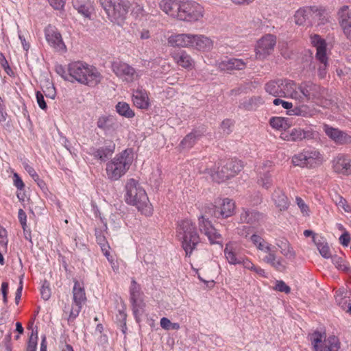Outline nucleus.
Returning a JSON list of instances; mask_svg holds the SVG:
<instances>
[{
	"label": "nucleus",
	"instance_id": "nucleus-28",
	"mask_svg": "<svg viewBox=\"0 0 351 351\" xmlns=\"http://www.w3.org/2000/svg\"><path fill=\"white\" fill-rule=\"evenodd\" d=\"M216 212L222 218H228L234 213L235 204L229 198L219 199L215 202Z\"/></svg>",
	"mask_w": 351,
	"mask_h": 351
},
{
	"label": "nucleus",
	"instance_id": "nucleus-34",
	"mask_svg": "<svg viewBox=\"0 0 351 351\" xmlns=\"http://www.w3.org/2000/svg\"><path fill=\"white\" fill-rule=\"evenodd\" d=\"M130 298L133 306V311L136 317L142 310V302L140 300V286L134 280H132L130 287Z\"/></svg>",
	"mask_w": 351,
	"mask_h": 351
},
{
	"label": "nucleus",
	"instance_id": "nucleus-21",
	"mask_svg": "<svg viewBox=\"0 0 351 351\" xmlns=\"http://www.w3.org/2000/svg\"><path fill=\"white\" fill-rule=\"evenodd\" d=\"M243 165L241 161L237 160H230L226 162V169H229L230 172H224V169L222 171V173L215 172L212 173V178L217 182H222L232 177H234L236 174L241 171Z\"/></svg>",
	"mask_w": 351,
	"mask_h": 351
},
{
	"label": "nucleus",
	"instance_id": "nucleus-29",
	"mask_svg": "<svg viewBox=\"0 0 351 351\" xmlns=\"http://www.w3.org/2000/svg\"><path fill=\"white\" fill-rule=\"evenodd\" d=\"M323 129L326 134L337 144H344L351 141V136L337 128L325 124Z\"/></svg>",
	"mask_w": 351,
	"mask_h": 351
},
{
	"label": "nucleus",
	"instance_id": "nucleus-60",
	"mask_svg": "<svg viewBox=\"0 0 351 351\" xmlns=\"http://www.w3.org/2000/svg\"><path fill=\"white\" fill-rule=\"evenodd\" d=\"M0 243L5 246L8 244L7 231L1 226H0Z\"/></svg>",
	"mask_w": 351,
	"mask_h": 351
},
{
	"label": "nucleus",
	"instance_id": "nucleus-26",
	"mask_svg": "<svg viewBox=\"0 0 351 351\" xmlns=\"http://www.w3.org/2000/svg\"><path fill=\"white\" fill-rule=\"evenodd\" d=\"M333 170L339 174H351V159L343 154H339L332 161Z\"/></svg>",
	"mask_w": 351,
	"mask_h": 351
},
{
	"label": "nucleus",
	"instance_id": "nucleus-45",
	"mask_svg": "<svg viewBox=\"0 0 351 351\" xmlns=\"http://www.w3.org/2000/svg\"><path fill=\"white\" fill-rule=\"evenodd\" d=\"M96 238H97V241L98 244L100 245L101 249L104 256L107 258L108 261L112 265L113 259L110 256V252H109L110 246L107 243L105 237L104 235H102L101 233H96Z\"/></svg>",
	"mask_w": 351,
	"mask_h": 351
},
{
	"label": "nucleus",
	"instance_id": "nucleus-4",
	"mask_svg": "<svg viewBox=\"0 0 351 351\" xmlns=\"http://www.w3.org/2000/svg\"><path fill=\"white\" fill-rule=\"evenodd\" d=\"M68 72L73 80L90 87L96 86L103 78L95 66L80 61L69 64Z\"/></svg>",
	"mask_w": 351,
	"mask_h": 351
},
{
	"label": "nucleus",
	"instance_id": "nucleus-13",
	"mask_svg": "<svg viewBox=\"0 0 351 351\" xmlns=\"http://www.w3.org/2000/svg\"><path fill=\"white\" fill-rule=\"evenodd\" d=\"M86 301L83 284L75 280L73 288V303L67 318L69 322L73 321L78 315L83 304Z\"/></svg>",
	"mask_w": 351,
	"mask_h": 351
},
{
	"label": "nucleus",
	"instance_id": "nucleus-12",
	"mask_svg": "<svg viewBox=\"0 0 351 351\" xmlns=\"http://www.w3.org/2000/svg\"><path fill=\"white\" fill-rule=\"evenodd\" d=\"M112 70L117 77L125 83H132L142 75L141 71L136 70L129 64L122 61L113 62Z\"/></svg>",
	"mask_w": 351,
	"mask_h": 351
},
{
	"label": "nucleus",
	"instance_id": "nucleus-16",
	"mask_svg": "<svg viewBox=\"0 0 351 351\" xmlns=\"http://www.w3.org/2000/svg\"><path fill=\"white\" fill-rule=\"evenodd\" d=\"M45 38L51 48L55 51L64 53L67 47L60 31L55 26L49 25L44 29Z\"/></svg>",
	"mask_w": 351,
	"mask_h": 351
},
{
	"label": "nucleus",
	"instance_id": "nucleus-62",
	"mask_svg": "<svg viewBox=\"0 0 351 351\" xmlns=\"http://www.w3.org/2000/svg\"><path fill=\"white\" fill-rule=\"evenodd\" d=\"M232 125V122L230 119L224 120L221 123V128L224 132L228 134L230 132V128Z\"/></svg>",
	"mask_w": 351,
	"mask_h": 351
},
{
	"label": "nucleus",
	"instance_id": "nucleus-24",
	"mask_svg": "<svg viewBox=\"0 0 351 351\" xmlns=\"http://www.w3.org/2000/svg\"><path fill=\"white\" fill-rule=\"evenodd\" d=\"M192 34L173 33L167 37V44L169 46L175 48L191 49Z\"/></svg>",
	"mask_w": 351,
	"mask_h": 351
},
{
	"label": "nucleus",
	"instance_id": "nucleus-8",
	"mask_svg": "<svg viewBox=\"0 0 351 351\" xmlns=\"http://www.w3.org/2000/svg\"><path fill=\"white\" fill-rule=\"evenodd\" d=\"M108 18L113 23L123 26L130 3L127 0H99Z\"/></svg>",
	"mask_w": 351,
	"mask_h": 351
},
{
	"label": "nucleus",
	"instance_id": "nucleus-48",
	"mask_svg": "<svg viewBox=\"0 0 351 351\" xmlns=\"http://www.w3.org/2000/svg\"><path fill=\"white\" fill-rule=\"evenodd\" d=\"M332 262L335 266L339 270L346 271L349 269L345 260L339 256H333L331 257Z\"/></svg>",
	"mask_w": 351,
	"mask_h": 351
},
{
	"label": "nucleus",
	"instance_id": "nucleus-57",
	"mask_svg": "<svg viewBox=\"0 0 351 351\" xmlns=\"http://www.w3.org/2000/svg\"><path fill=\"white\" fill-rule=\"evenodd\" d=\"M55 10H62L64 7L65 0H47Z\"/></svg>",
	"mask_w": 351,
	"mask_h": 351
},
{
	"label": "nucleus",
	"instance_id": "nucleus-44",
	"mask_svg": "<svg viewBox=\"0 0 351 351\" xmlns=\"http://www.w3.org/2000/svg\"><path fill=\"white\" fill-rule=\"evenodd\" d=\"M314 243L317 246V248L322 257L324 258H329L332 257L329 246L323 237H319L318 240H315L314 239Z\"/></svg>",
	"mask_w": 351,
	"mask_h": 351
},
{
	"label": "nucleus",
	"instance_id": "nucleus-20",
	"mask_svg": "<svg viewBox=\"0 0 351 351\" xmlns=\"http://www.w3.org/2000/svg\"><path fill=\"white\" fill-rule=\"evenodd\" d=\"M273 162L263 160L256 167L257 183L259 186L268 189L272 185V178L270 174L273 168Z\"/></svg>",
	"mask_w": 351,
	"mask_h": 351
},
{
	"label": "nucleus",
	"instance_id": "nucleus-54",
	"mask_svg": "<svg viewBox=\"0 0 351 351\" xmlns=\"http://www.w3.org/2000/svg\"><path fill=\"white\" fill-rule=\"evenodd\" d=\"M338 202H337V205L339 208H342L344 211L349 213L351 211L350 206L348 204L347 201L343 198L342 197H338Z\"/></svg>",
	"mask_w": 351,
	"mask_h": 351
},
{
	"label": "nucleus",
	"instance_id": "nucleus-33",
	"mask_svg": "<svg viewBox=\"0 0 351 351\" xmlns=\"http://www.w3.org/2000/svg\"><path fill=\"white\" fill-rule=\"evenodd\" d=\"M264 219L265 216L255 210H243L240 215V220L242 223L252 226H259Z\"/></svg>",
	"mask_w": 351,
	"mask_h": 351
},
{
	"label": "nucleus",
	"instance_id": "nucleus-37",
	"mask_svg": "<svg viewBox=\"0 0 351 351\" xmlns=\"http://www.w3.org/2000/svg\"><path fill=\"white\" fill-rule=\"evenodd\" d=\"M272 200L276 206L280 210H285L289 207L288 198L282 190L279 188L274 190L272 194Z\"/></svg>",
	"mask_w": 351,
	"mask_h": 351
},
{
	"label": "nucleus",
	"instance_id": "nucleus-11",
	"mask_svg": "<svg viewBox=\"0 0 351 351\" xmlns=\"http://www.w3.org/2000/svg\"><path fill=\"white\" fill-rule=\"evenodd\" d=\"M311 42L313 46L316 48L315 58L320 64L318 67V75L320 78H324L326 77L329 65L326 51V43L324 39L317 34L311 36Z\"/></svg>",
	"mask_w": 351,
	"mask_h": 351
},
{
	"label": "nucleus",
	"instance_id": "nucleus-36",
	"mask_svg": "<svg viewBox=\"0 0 351 351\" xmlns=\"http://www.w3.org/2000/svg\"><path fill=\"white\" fill-rule=\"evenodd\" d=\"M276 247L280 249L281 254L287 259L293 260L296 253L289 241L286 239L276 240Z\"/></svg>",
	"mask_w": 351,
	"mask_h": 351
},
{
	"label": "nucleus",
	"instance_id": "nucleus-1",
	"mask_svg": "<svg viewBox=\"0 0 351 351\" xmlns=\"http://www.w3.org/2000/svg\"><path fill=\"white\" fill-rule=\"evenodd\" d=\"M158 5L169 17L185 23L199 22L205 15L204 6L194 0H160Z\"/></svg>",
	"mask_w": 351,
	"mask_h": 351
},
{
	"label": "nucleus",
	"instance_id": "nucleus-30",
	"mask_svg": "<svg viewBox=\"0 0 351 351\" xmlns=\"http://www.w3.org/2000/svg\"><path fill=\"white\" fill-rule=\"evenodd\" d=\"M171 56L173 62L178 66L189 71L194 69L195 62L186 51L174 52Z\"/></svg>",
	"mask_w": 351,
	"mask_h": 351
},
{
	"label": "nucleus",
	"instance_id": "nucleus-49",
	"mask_svg": "<svg viewBox=\"0 0 351 351\" xmlns=\"http://www.w3.org/2000/svg\"><path fill=\"white\" fill-rule=\"evenodd\" d=\"M295 202L300 210L301 214L304 217H308L311 214V210L308 206L305 203V202L300 197H295Z\"/></svg>",
	"mask_w": 351,
	"mask_h": 351
},
{
	"label": "nucleus",
	"instance_id": "nucleus-38",
	"mask_svg": "<svg viewBox=\"0 0 351 351\" xmlns=\"http://www.w3.org/2000/svg\"><path fill=\"white\" fill-rule=\"evenodd\" d=\"M271 127L276 130L285 131L291 128L292 123L287 117H274L270 119Z\"/></svg>",
	"mask_w": 351,
	"mask_h": 351
},
{
	"label": "nucleus",
	"instance_id": "nucleus-58",
	"mask_svg": "<svg viewBox=\"0 0 351 351\" xmlns=\"http://www.w3.org/2000/svg\"><path fill=\"white\" fill-rule=\"evenodd\" d=\"M252 232V228L250 226H243L241 228L238 229V233L245 238L248 237Z\"/></svg>",
	"mask_w": 351,
	"mask_h": 351
},
{
	"label": "nucleus",
	"instance_id": "nucleus-14",
	"mask_svg": "<svg viewBox=\"0 0 351 351\" xmlns=\"http://www.w3.org/2000/svg\"><path fill=\"white\" fill-rule=\"evenodd\" d=\"M309 16L320 21L319 23L324 24L327 21L326 10L322 7L315 6L302 8L298 10L294 15L295 23L302 25L304 24Z\"/></svg>",
	"mask_w": 351,
	"mask_h": 351
},
{
	"label": "nucleus",
	"instance_id": "nucleus-43",
	"mask_svg": "<svg viewBox=\"0 0 351 351\" xmlns=\"http://www.w3.org/2000/svg\"><path fill=\"white\" fill-rule=\"evenodd\" d=\"M116 112L121 116L128 119L133 118L135 116L134 111L130 105L125 101H119L115 106Z\"/></svg>",
	"mask_w": 351,
	"mask_h": 351
},
{
	"label": "nucleus",
	"instance_id": "nucleus-10",
	"mask_svg": "<svg viewBox=\"0 0 351 351\" xmlns=\"http://www.w3.org/2000/svg\"><path fill=\"white\" fill-rule=\"evenodd\" d=\"M313 351H339L340 342L339 339L330 335L328 337L325 332L315 331L309 335Z\"/></svg>",
	"mask_w": 351,
	"mask_h": 351
},
{
	"label": "nucleus",
	"instance_id": "nucleus-41",
	"mask_svg": "<svg viewBox=\"0 0 351 351\" xmlns=\"http://www.w3.org/2000/svg\"><path fill=\"white\" fill-rule=\"evenodd\" d=\"M131 15L136 21L134 23L143 22V20H147L149 14L145 10L143 5L135 4L132 6L131 10Z\"/></svg>",
	"mask_w": 351,
	"mask_h": 351
},
{
	"label": "nucleus",
	"instance_id": "nucleus-35",
	"mask_svg": "<svg viewBox=\"0 0 351 351\" xmlns=\"http://www.w3.org/2000/svg\"><path fill=\"white\" fill-rule=\"evenodd\" d=\"M218 68L221 71H232L243 69L246 63L241 59L226 58L217 63Z\"/></svg>",
	"mask_w": 351,
	"mask_h": 351
},
{
	"label": "nucleus",
	"instance_id": "nucleus-63",
	"mask_svg": "<svg viewBox=\"0 0 351 351\" xmlns=\"http://www.w3.org/2000/svg\"><path fill=\"white\" fill-rule=\"evenodd\" d=\"M41 296L45 300H47L51 296V290L49 287L43 286L40 291Z\"/></svg>",
	"mask_w": 351,
	"mask_h": 351
},
{
	"label": "nucleus",
	"instance_id": "nucleus-31",
	"mask_svg": "<svg viewBox=\"0 0 351 351\" xmlns=\"http://www.w3.org/2000/svg\"><path fill=\"white\" fill-rule=\"evenodd\" d=\"M224 256L230 265H236L239 263L241 256L239 252L236 243L229 241L223 250Z\"/></svg>",
	"mask_w": 351,
	"mask_h": 351
},
{
	"label": "nucleus",
	"instance_id": "nucleus-2",
	"mask_svg": "<svg viewBox=\"0 0 351 351\" xmlns=\"http://www.w3.org/2000/svg\"><path fill=\"white\" fill-rule=\"evenodd\" d=\"M125 201L132 206L137 208L141 214L145 216H151L153 214V206L149 202L145 190L139 184L138 181L130 178L125 185Z\"/></svg>",
	"mask_w": 351,
	"mask_h": 351
},
{
	"label": "nucleus",
	"instance_id": "nucleus-3",
	"mask_svg": "<svg viewBox=\"0 0 351 351\" xmlns=\"http://www.w3.org/2000/svg\"><path fill=\"white\" fill-rule=\"evenodd\" d=\"M324 88L313 82L304 81L298 84L292 80L290 99L298 104H319L324 97Z\"/></svg>",
	"mask_w": 351,
	"mask_h": 351
},
{
	"label": "nucleus",
	"instance_id": "nucleus-6",
	"mask_svg": "<svg viewBox=\"0 0 351 351\" xmlns=\"http://www.w3.org/2000/svg\"><path fill=\"white\" fill-rule=\"evenodd\" d=\"M250 240L258 251L264 254L261 258L262 262L270 265L278 271L285 270V262L282 257L278 255L276 246L256 233L250 237Z\"/></svg>",
	"mask_w": 351,
	"mask_h": 351
},
{
	"label": "nucleus",
	"instance_id": "nucleus-50",
	"mask_svg": "<svg viewBox=\"0 0 351 351\" xmlns=\"http://www.w3.org/2000/svg\"><path fill=\"white\" fill-rule=\"evenodd\" d=\"M38 341V331L32 330L31 335L29 338L27 351H36Z\"/></svg>",
	"mask_w": 351,
	"mask_h": 351
},
{
	"label": "nucleus",
	"instance_id": "nucleus-18",
	"mask_svg": "<svg viewBox=\"0 0 351 351\" xmlns=\"http://www.w3.org/2000/svg\"><path fill=\"white\" fill-rule=\"evenodd\" d=\"M97 126L104 132L106 136L114 138L117 136L121 124L114 115L103 114L99 117Z\"/></svg>",
	"mask_w": 351,
	"mask_h": 351
},
{
	"label": "nucleus",
	"instance_id": "nucleus-27",
	"mask_svg": "<svg viewBox=\"0 0 351 351\" xmlns=\"http://www.w3.org/2000/svg\"><path fill=\"white\" fill-rule=\"evenodd\" d=\"M319 113V110L313 106L300 104V105L293 106V110L287 111L288 116L302 117L304 118H312Z\"/></svg>",
	"mask_w": 351,
	"mask_h": 351
},
{
	"label": "nucleus",
	"instance_id": "nucleus-53",
	"mask_svg": "<svg viewBox=\"0 0 351 351\" xmlns=\"http://www.w3.org/2000/svg\"><path fill=\"white\" fill-rule=\"evenodd\" d=\"M13 184L18 190H23L25 187L22 179L17 173H14L13 174Z\"/></svg>",
	"mask_w": 351,
	"mask_h": 351
},
{
	"label": "nucleus",
	"instance_id": "nucleus-40",
	"mask_svg": "<svg viewBox=\"0 0 351 351\" xmlns=\"http://www.w3.org/2000/svg\"><path fill=\"white\" fill-rule=\"evenodd\" d=\"M202 134L200 132L194 130L187 134L180 143L182 149L191 148L196 141L200 138Z\"/></svg>",
	"mask_w": 351,
	"mask_h": 351
},
{
	"label": "nucleus",
	"instance_id": "nucleus-32",
	"mask_svg": "<svg viewBox=\"0 0 351 351\" xmlns=\"http://www.w3.org/2000/svg\"><path fill=\"white\" fill-rule=\"evenodd\" d=\"M132 99L134 105L139 109L146 110L150 106L148 93L144 89L137 88L133 90Z\"/></svg>",
	"mask_w": 351,
	"mask_h": 351
},
{
	"label": "nucleus",
	"instance_id": "nucleus-5",
	"mask_svg": "<svg viewBox=\"0 0 351 351\" xmlns=\"http://www.w3.org/2000/svg\"><path fill=\"white\" fill-rule=\"evenodd\" d=\"M176 237L180 241L186 256H191L200 242L196 225L189 219L178 221Z\"/></svg>",
	"mask_w": 351,
	"mask_h": 351
},
{
	"label": "nucleus",
	"instance_id": "nucleus-61",
	"mask_svg": "<svg viewBox=\"0 0 351 351\" xmlns=\"http://www.w3.org/2000/svg\"><path fill=\"white\" fill-rule=\"evenodd\" d=\"M302 135L304 139H311L314 138L315 132L311 128H302Z\"/></svg>",
	"mask_w": 351,
	"mask_h": 351
},
{
	"label": "nucleus",
	"instance_id": "nucleus-39",
	"mask_svg": "<svg viewBox=\"0 0 351 351\" xmlns=\"http://www.w3.org/2000/svg\"><path fill=\"white\" fill-rule=\"evenodd\" d=\"M74 8L86 18H89L91 13V3L90 0H72Z\"/></svg>",
	"mask_w": 351,
	"mask_h": 351
},
{
	"label": "nucleus",
	"instance_id": "nucleus-51",
	"mask_svg": "<svg viewBox=\"0 0 351 351\" xmlns=\"http://www.w3.org/2000/svg\"><path fill=\"white\" fill-rule=\"evenodd\" d=\"M290 139L293 141H300L304 140L302 135V128H293L290 132Z\"/></svg>",
	"mask_w": 351,
	"mask_h": 351
},
{
	"label": "nucleus",
	"instance_id": "nucleus-9",
	"mask_svg": "<svg viewBox=\"0 0 351 351\" xmlns=\"http://www.w3.org/2000/svg\"><path fill=\"white\" fill-rule=\"evenodd\" d=\"M322 154L315 148H306L292 156L291 162L294 166L313 169L320 166L324 162Z\"/></svg>",
	"mask_w": 351,
	"mask_h": 351
},
{
	"label": "nucleus",
	"instance_id": "nucleus-56",
	"mask_svg": "<svg viewBox=\"0 0 351 351\" xmlns=\"http://www.w3.org/2000/svg\"><path fill=\"white\" fill-rule=\"evenodd\" d=\"M36 101H37L38 106L42 110H45L47 108V104L45 101L43 95L40 91H37L36 93Z\"/></svg>",
	"mask_w": 351,
	"mask_h": 351
},
{
	"label": "nucleus",
	"instance_id": "nucleus-59",
	"mask_svg": "<svg viewBox=\"0 0 351 351\" xmlns=\"http://www.w3.org/2000/svg\"><path fill=\"white\" fill-rule=\"evenodd\" d=\"M350 236L348 232H343V234H342L339 237L340 243L343 246L347 247L350 243Z\"/></svg>",
	"mask_w": 351,
	"mask_h": 351
},
{
	"label": "nucleus",
	"instance_id": "nucleus-55",
	"mask_svg": "<svg viewBox=\"0 0 351 351\" xmlns=\"http://www.w3.org/2000/svg\"><path fill=\"white\" fill-rule=\"evenodd\" d=\"M23 165L25 171L29 173V175L34 180L38 179V175L31 165H29L27 162H24Z\"/></svg>",
	"mask_w": 351,
	"mask_h": 351
},
{
	"label": "nucleus",
	"instance_id": "nucleus-64",
	"mask_svg": "<svg viewBox=\"0 0 351 351\" xmlns=\"http://www.w3.org/2000/svg\"><path fill=\"white\" fill-rule=\"evenodd\" d=\"M160 326L165 330H171V322L167 317H162L160 322Z\"/></svg>",
	"mask_w": 351,
	"mask_h": 351
},
{
	"label": "nucleus",
	"instance_id": "nucleus-17",
	"mask_svg": "<svg viewBox=\"0 0 351 351\" xmlns=\"http://www.w3.org/2000/svg\"><path fill=\"white\" fill-rule=\"evenodd\" d=\"M198 226L199 231L205 234L210 244H219L223 247L222 236L213 226L210 221L204 216L201 215L198 218Z\"/></svg>",
	"mask_w": 351,
	"mask_h": 351
},
{
	"label": "nucleus",
	"instance_id": "nucleus-22",
	"mask_svg": "<svg viewBox=\"0 0 351 351\" xmlns=\"http://www.w3.org/2000/svg\"><path fill=\"white\" fill-rule=\"evenodd\" d=\"M116 145L112 141H106L104 146L100 147H90L87 154L93 156L95 159L105 161L107 158L111 156L115 150Z\"/></svg>",
	"mask_w": 351,
	"mask_h": 351
},
{
	"label": "nucleus",
	"instance_id": "nucleus-47",
	"mask_svg": "<svg viewBox=\"0 0 351 351\" xmlns=\"http://www.w3.org/2000/svg\"><path fill=\"white\" fill-rule=\"evenodd\" d=\"M18 218H19V222L22 226L23 232L25 233V238L27 239H28L27 234H29V235L30 232H29V230H27V215H26L25 212L21 208L19 210Z\"/></svg>",
	"mask_w": 351,
	"mask_h": 351
},
{
	"label": "nucleus",
	"instance_id": "nucleus-19",
	"mask_svg": "<svg viewBox=\"0 0 351 351\" xmlns=\"http://www.w3.org/2000/svg\"><path fill=\"white\" fill-rule=\"evenodd\" d=\"M276 38L272 34H266L260 38L255 47L256 57L258 60L266 58L274 51Z\"/></svg>",
	"mask_w": 351,
	"mask_h": 351
},
{
	"label": "nucleus",
	"instance_id": "nucleus-7",
	"mask_svg": "<svg viewBox=\"0 0 351 351\" xmlns=\"http://www.w3.org/2000/svg\"><path fill=\"white\" fill-rule=\"evenodd\" d=\"M133 160V152L131 149H125L117 154L106 163V173L108 179L111 181L119 180L128 171Z\"/></svg>",
	"mask_w": 351,
	"mask_h": 351
},
{
	"label": "nucleus",
	"instance_id": "nucleus-15",
	"mask_svg": "<svg viewBox=\"0 0 351 351\" xmlns=\"http://www.w3.org/2000/svg\"><path fill=\"white\" fill-rule=\"evenodd\" d=\"M292 80L278 79L268 82L265 85V91L275 97L290 98Z\"/></svg>",
	"mask_w": 351,
	"mask_h": 351
},
{
	"label": "nucleus",
	"instance_id": "nucleus-52",
	"mask_svg": "<svg viewBox=\"0 0 351 351\" xmlns=\"http://www.w3.org/2000/svg\"><path fill=\"white\" fill-rule=\"evenodd\" d=\"M274 290L289 293L291 291L290 287L283 280H276Z\"/></svg>",
	"mask_w": 351,
	"mask_h": 351
},
{
	"label": "nucleus",
	"instance_id": "nucleus-42",
	"mask_svg": "<svg viewBox=\"0 0 351 351\" xmlns=\"http://www.w3.org/2000/svg\"><path fill=\"white\" fill-rule=\"evenodd\" d=\"M238 265H242L243 268L252 271L261 276L264 277L266 276L265 271L263 269L261 268L260 267H256L251 261V260L246 256L241 257V258L240 259V262Z\"/></svg>",
	"mask_w": 351,
	"mask_h": 351
},
{
	"label": "nucleus",
	"instance_id": "nucleus-23",
	"mask_svg": "<svg viewBox=\"0 0 351 351\" xmlns=\"http://www.w3.org/2000/svg\"><path fill=\"white\" fill-rule=\"evenodd\" d=\"M191 49L200 52H208L213 49L214 41L204 34H192Z\"/></svg>",
	"mask_w": 351,
	"mask_h": 351
},
{
	"label": "nucleus",
	"instance_id": "nucleus-46",
	"mask_svg": "<svg viewBox=\"0 0 351 351\" xmlns=\"http://www.w3.org/2000/svg\"><path fill=\"white\" fill-rule=\"evenodd\" d=\"M130 28L134 34H136V32H138L139 34L140 38L142 40L149 39L151 36L149 30L146 28L140 29L138 26L137 23H131Z\"/></svg>",
	"mask_w": 351,
	"mask_h": 351
},
{
	"label": "nucleus",
	"instance_id": "nucleus-25",
	"mask_svg": "<svg viewBox=\"0 0 351 351\" xmlns=\"http://www.w3.org/2000/svg\"><path fill=\"white\" fill-rule=\"evenodd\" d=\"M339 24L348 38H351V13L348 5L342 6L337 12Z\"/></svg>",
	"mask_w": 351,
	"mask_h": 351
}]
</instances>
